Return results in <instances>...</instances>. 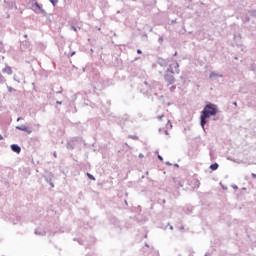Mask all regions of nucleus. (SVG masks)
Instances as JSON below:
<instances>
[{
    "label": "nucleus",
    "instance_id": "f257e3e1",
    "mask_svg": "<svg viewBox=\"0 0 256 256\" xmlns=\"http://www.w3.org/2000/svg\"><path fill=\"white\" fill-rule=\"evenodd\" d=\"M215 115H217V105L211 104V103L207 104L204 107L203 111L201 112V116H200L201 127L205 129V125H207V119Z\"/></svg>",
    "mask_w": 256,
    "mask_h": 256
},
{
    "label": "nucleus",
    "instance_id": "f03ea898",
    "mask_svg": "<svg viewBox=\"0 0 256 256\" xmlns=\"http://www.w3.org/2000/svg\"><path fill=\"white\" fill-rule=\"evenodd\" d=\"M158 123L160 127H164V129H171V127H173L171 125V120H169V118L165 115H161L158 117Z\"/></svg>",
    "mask_w": 256,
    "mask_h": 256
},
{
    "label": "nucleus",
    "instance_id": "7ed1b4c3",
    "mask_svg": "<svg viewBox=\"0 0 256 256\" xmlns=\"http://www.w3.org/2000/svg\"><path fill=\"white\" fill-rule=\"evenodd\" d=\"M16 129H18V131H25V133H27L28 135H31V133H33V130H31V128L27 127L26 125L17 126Z\"/></svg>",
    "mask_w": 256,
    "mask_h": 256
},
{
    "label": "nucleus",
    "instance_id": "20e7f679",
    "mask_svg": "<svg viewBox=\"0 0 256 256\" xmlns=\"http://www.w3.org/2000/svg\"><path fill=\"white\" fill-rule=\"evenodd\" d=\"M32 9L33 11H35V13H45V10H43V8H41V6H39V3L35 2L32 5Z\"/></svg>",
    "mask_w": 256,
    "mask_h": 256
},
{
    "label": "nucleus",
    "instance_id": "39448f33",
    "mask_svg": "<svg viewBox=\"0 0 256 256\" xmlns=\"http://www.w3.org/2000/svg\"><path fill=\"white\" fill-rule=\"evenodd\" d=\"M165 81H167L169 85H173V83H175V77H173V75H166Z\"/></svg>",
    "mask_w": 256,
    "mask_h": 256
},
{
    "label": "nucleus",
    "instance_id": "423d86ee",
    "mask_svg": "<svg viewBox=\"0 0 256 256\" xmlns=\"http://www.w3.org/2000/svg\"><path fill=\"white\" fill-rule=\"evenodd\" d=\"M11 149L14 151V153H21V147H19L17 144H12Z\"/></svg>",
    "mask_w": 256,
    "mask_h": 256
},
{
    "label": "nucleus",
    "instance_id": "0eeeda50",
    "mask_svg": "<svg viewBox=\"0 0 256 256\" xmlns=\"http://www.w3.org/2000/svg\"><path fill=\"white\" fill-rule=\"evenodd\" d=\"M3 72H4V73H7V75H12V74H13V70H12L11 67H9V66H6V67L3 69Z\"/></svg>",
    "mask_w": 256,
    "mask_h": 256
},
{
    "label": "nucleus",
    "instance_id": "6e6552de",
    "mask_svg": "<svg viewBox=\"0 0 256 256\" xmlns=\"http://www.w3.org/2000/svg\"><path fill=\"white\" fill-rule=\"evenodd\" d=\"M210 169H212V171H217V169H219V164L217 163L211 164Z\"/></svg>",
    "mask_w": 256,
    "mask_h": 256
},
{
    "label": "nucleus",
    "instance_id": "1a4fd4ad",
    "mask_svg": "<svg viewBox=\"0 0 256 256\" xmlns=\"http://www.w3.org/2000/svg\"><path fill=\"white\" fill-rule=\"evenodd\" d=\"M87 177L91 180V181H95V177L89 173H87Z\"/></svg>",
    "mask_w": 256,
    "mask_h": 256
},
{
    "label": "nucleus",
    "instance_id": "9d476101",
    "mask_svg": "<svg viewBox=\"0 0 256 256\" xmlns=\"http://www.w3.org/2000/svg\"><path fill=\"white\" fill-rule=\"evenodd\" d=\"M158 159H159L160 161H163V157H161V155H158Z\"/></svg>",
    "mask_w": 256,
    "mask_h": 256
},
{
    "label": "nucleus",
    "instance_id": "9b49d317",
    "mask_svg": "<svg viewBox=\"0 0 256 256\" xmlns=\"http://www.w3.org/2000/svg\"><path fill=\"white\" fill-rule=\"evenodd\" d=\"M137 53L141 55L142 51L140 49L137 50Z\"/></svg>",
    "mask_w": 256,
    "mask_h": 256
},
{
    "label": "nucleus",
    "instance_id": "f8f14e48",
    "mask_svg": "<svg viewBox=\"0 0 256 256\" xmlns=\"http://www.w3.org/2000/svg\"><path fill=\"white\" fill-rule=\"evenodd\" d=\"M252 177H253V179H256V174L252 173Z\"/></svg>",
    "mask_w": 256,
    "mask_h": 256
},
{
    "label": "nucleus",
    "instance_id": "ddd939ff",
    "mask_svg": "<svg viewBox=\"0 0 256 256\" xmlns=\"http://www.w3.org/2000/svg\"><path fill=\"white\" fill-rule=\"evenodd\" d=\"M179 187H183V184L181 182H178Z\"/></svg>",
    "mask_w": 256,
    "mask_h": 256
},
{
    "label": "nucleus",
    "instance_id": "4468645a",
    "mask_svg": "<svg viewBox=\"0 0 256 256\" xmlns=\"http://www.w3.org/2000/svg\"><path fill=\"white\" fill-rule=\"evenodd\" d=\"M0 141H3V135L0 134Z\"/></svg>",
    "mask_w": 256,
    "mask_h": 256
},
{
    "label": "nucleus",
    "instance_id": "2eb2a0df",
    "mask_svg": "<svg viewBox=\"0 0 256 256\" xmlns=\"http://www.w3.org/2000/svg\"><path fill=\"white\" fill-rule=\"evenodd\" d=\"M165 133H166V135H169V132L167 130H165Z\"/></svg>",
    "mask_w": 256,
    "mask_h": 256
},
{
    "label": "nucleus",
    "instance_id": "dca6fc26",
    "mask_svg": "<svg viewBox=\"0 0 256 256\" xmlns=\"http://www.w3.org/2000/svg\"><path fill=\"white\" fill-rule=\"evenodd\" d=\"M54 157H57V153H54Z\"/></svg>",
    "mask_w": 256,
    "mask_h": 256
},
{
    "label": "nucleus",
    "instance_id": "f3484780",
    "mask_svg": "<svg viewBox=\"0 0 256 256\" xmlns=\"http://www.w3.org/2000/svg\"><path fill=\"white\" fill-rule=\"evenodd\" d=\"M139 157H143V154H140Z\"/></svg>",
    "mask_w": 256,
    "mask_h": 256
},
{
    "label": "nucleus",
    "instance_id": "a211bd4d",
    "mask_svg": "<svg viewBox=\"0 0 256 256\" xmlns=\"http://www.w3.org/2000/svg\"><path fill=\"white\" fill-rule=\"evenodd\" d=\"M53 5H55V2L52 0Z\"/></svg>",
    "mask_w": 256,
    "mask_h": 256
},
{
    "label": "nucleus",
    "instance_id": "6ab92c4d",
    "mask_svg": "<svg viewBox=\"0 0 256 256\" xmlns=\"http://www.w3.org/2000/svg\"><path fill=\"white\" fill-rule=\"evenodd\" d=\"M53 5H55V2L52 0Z\"/></svg>",
    "mask_w": 256,
    "mask_h": 256
},
{
    "label": "nucleus",
    "instance_id": "aec40b11",
    "mask_svg": "<svg viewBox=\"0 0 256 256\" xmlns=\"http://www.w3.org/2000/svg\"><path fill=\"white\" fill-rule=\"evenodd\" d=\"M234 105H237V102H235Z\"/></svg>",
    "mask_w": 256,
    "mask_h": 256
}]
</instances>
